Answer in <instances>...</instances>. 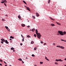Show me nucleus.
<instances>
[{"instance_id":"nucleus-51","label":"nucleus","mask_w":66,"mask_h":66,"mask_svg":"<svg viewBox=\"0 0 66 66\" xmlns=\"http://www.w3.org/2000/svg\"><path fill=\"white\" fill-rule=\"evenodd\" d=\"M0 65H1V66H2V64L0 63Z\"/></svg>"},{"instance_id":"nucleus-5","label":"nucleus","mask_w":66,"mask_h":66,"mask_svg":"<svg viewBox=\"0 0 66 66\" xmlns=\"http://www.w3.org/2000/svg\"><path fill=\"white\" fill-rule=\"evenodd\" d=\"M1 40H2V42H5V39L2 38L1 39Z\"/></svg>"},{"instance_id":"nucleus-8","label":"nucleus","mask_w":66,"mask_h":66,"mask_svg":"<svg viewBox=\"0 0 66 66\" xmlns=\"http://www.w3.org/2000/svg\"><path fill=\"white\" fill-rule=\"evenodd\" d=\"M2 1H3V2H4L5 3H7V1H6V0H4V1L3 0Z\"/></svg>"},{"instance_id":"nucleus-43","label":"nucleus","mask_w":66,"mask_h":66,"mask_svg":"<svg viewBox=\"0 0 66 66\" xmlns=\"http://www.w3.org/2000/svg\"><path fill=\"white\" fill-rule=\"evenodd\" d=\"M1 43H2V44H3V42H1Z\"/></svg>"},{"instance_id":"nucleus-18","label":"nucleus","mask_w":66,"mask_h":66,"mask_svg":"<svg viewBox=\"0 0 66 66\" xmlns=\"http://www.w3.org/2000/svg\"><path fill=\"white\" fill-rule=\"evenodd\" d=\"M18 18H19L21 19V17H20V15H18Z\"/></svg>"},{"instance_id":"nucleus-44","label":"nucleus","mask_w":66,"mask_h":66,"mask_svg":"<svg viewBox=\"0 0 66 66\" xmlns=\"http://www.w3.org/2000/svg\"><path fill=\"white\" fill-rule=\"evenodd\" d=\"M5 16H7V17H8V15H7V14L5 15Z\"/></svg>"},{"instance_id":"nucleus-23","label":"nucleus","mask_w":66,"mask_h":66,"mask_svg":"<svg viewBox=\"0 0 66 66\" xmlns=\"http://www.w3.org/2000/svg\"><path fill=\"white\" fill-rule=\"evenodd\" d=\"M11 50H14V48H13V47H12L11 49Z\"/></svg>"},{"instance_id":"nucleus-6","label":"nucleus","mask_w":66,"mask_h":66,"mask_svg":"<svg viewBox=\"0 0 66 66\" xmlns=\"http://www.w3.org/2000/svg\"><path fill=\"white\" fill-rule=\"evenodd\" d=\"M26 8H27L26 9L27 10H28V11H30V8H29V7L26 6Z\"/></svg>"},{"instance_id":"nucleus-60","label":"nucleus","mask_w":66,"mask_h":66,"mask_svg":"<svg viewBox=\"0 0 66 66\" xmlns=\"http://www.w3.org/2000/svg\"><path fill=\"white\" fill-rule=\"evenodd\" d=\"M32 18H33V16H32Z\"/></svg>"},{"instance_id":"nucleus-39","label":"nucleus","mask_w":66,"mask_h":66,"mask_svg":"<svg viewBox=\"0 0 66 66\" xmlns=\"http://www.w3.org/2000/svg\"><path fill=\"white\" fill-rule=\"evenodd\" d=\"M33 19H35V17L34 16H33Z\"/></svg>"},{"instance_id":"nucleus-4","label":"nucleus","mask_w":66,"mask_h":66,"mask_svg":"<svg viewBox=\"0 0 66 66\" xmlns=\"http://www.w3.org/2000/svg\"><path fill=\"white\" fill-rule=\"evenodd\" d=\"M5 28H6V29H7L8 30V31H10V30L9 29V28H8V27L6 26H5Z\"/></svg>"},{"instance_id":"nucleus-34","label":"nucleus","mask_w":66,"mask_h":66,"mask_svg":"<svg viewBox=\"0 0 66 66\" xmlns=\"http://www.w3.org/2000/svg\"><path fill=\"white\" fill-rule=\"evenodd\" d=\"M4 5H5L6 6V4L5 3H4Z\"/></svg>"},{"instance_id":"nucleus-26","label":"nucleus","mask_w":66,"mask_h":66,"mask_svg":"<svg viewBox=\"0 0 66 66\" xmlns=\"http://www.w3.org/2000/svg\"><path fill=\"white\" fill-rule=\"evenodd\" d=\"M30 30L31 31H32L33 32V29H30Z\"/></svg>"},{"instance_id":"nucleus-53","label":"nucleus","mask_w":66,"mask_h":66,"mask_svg":"<svg viewBox=\"0 0 66 66\" xmlns=\"http://www.w3.org/2000/svg\"><path fill=\"white\" fill-rule=\"evenodd\" d=\"M13 50V52H14V51H15V50Z\"/></svg>"},{"instance_id":"nucleus-9","label":"nucleus","mask_w":66,"mask_h":66,"mask_svg":"<svg viewBox=\"0 0 66 66\" xmlns=\"http://www.w3.org/2000/svg\"><path fill=\"white\" fill-rule=\"evenodd\" d=\"M35 32L36 34H38V31H37V29L36 30Z\"/></svg>"},{"instance_id":"nucleus-56","label":"nucleus","mask_w":66,"mask_h":66,"mask_svg":"<svg viewBox=\"0 0 66 66\" xmlns=\"http://www.w3.org/2000/svg\"><path fill=\"white\" fill-rule=\"evenodd\" d=\"M26 59H28V58H27V57H26Z\"/></svg>"},{"instance_id":"nucleus-12","label":"nucleus","mask_w":66,"mask_h":66,"mask_svg":"<svg viewBox=\"0 0 66 66\" xmlns=\"http://www.w3.org/2000/svg\"><path fill=\"white\" fill-rule=\"evenodd\" d=\"M21 26L22 27H24V26H25V24H21Z\"/></svg>"},{"instance_id":"nucleus-20","label":"nucleus","mask_w":66,"mask_h":66,"mask_svg":"<svg viewBox=\"0 0 66 66\" xmlns=\"http://www.w3.org/2000/svg\"><path fill=\"white\" fill-rule=\"evenodd\" d=\"M60 48H62V49H64V47L62 46H60Z\"/></svg>"},{"instance_id":"nucleus-58","label":"nucleus","mask_w":66,"mask_h":66,"mask_svg":"<svg viewBox=\"0 0 66 66\" xmlns=\"http://www.w3.org/2000/svg\"><path fill=\"white\" fill-rule=\"evenodd\" d=\"M34 66H37V65H34Z\"/></svg>"},{"instance_id":"nucleus-24","label":"nucleus","mask_w":66,"mask_h":66,"mask_svg":"<svg viewBox=\"0 0 66 66\" xmlns=\"http://www.w3.org/2000/svg\"><path fill=\"white\" fill-rule=\"evenodd\" d=\"M50 2V0H48V3H49Z\"/></svg>"},{"instance_id":"nucleus-61","label":"nucleus","mask_w":66,"mask_h":66,"mask_svg":"<svg viewBox=\"0 0 66 66\" xmlns=\"http://www.w3.org/2000/svg\"><path fill=\"white\" fill-rule=\"evenodd\" d=\"M0 47H1V45H0Z\"/></svg>"},{"instance_id":"nucleus-13","label":"nucleus","mask_w":66,"mask_h":66,"mask_svg":"<svg viewBox=\"0 0 66 66\" xmlns=\"http://www.w3.org/2000/svg\"><path fill=\"white\" fill-rule=\"evenodd\" d=\"M10 38H12V39H14V37L11 36L10 37Z\"/></svg>"},{"instance_id":"nucleus-2","label":"nucleus","mask_w":66,"mask_h":66,"mask_svg":"<svg viewBox=\"0 0 66 66\" xmlns=\"http://www.w3.org/2000/svg\"><path fill=\"white\" fill-rule=\"evenodd\" d=\"M58 32L60 33V34L61 35H64V34H63V33L62 31L59 30L58 31Z\"/></svg>"},{"instance_id":"nucleus-47","label":"nucleus","mask_w":66,"mask_h":66,"mask_svg":"<svg viewBox=\"0 0 66 66\" xmlns=\"http://www.w3.org/2000/svg\"><path fill=\"white\" fill-rule=\"evenodd\" d=\"M59 48H61V46H59L58 47Z\"/></svg>"},{"instance_id":"nucleus-42","label":"nucleus","mask_w":66,"mask_h":66,"mask_svg":"<svg viewBox=\"0 0 66 66\" xmlns=\"http://www.w3.org/2000/svg\"><path fill=\"white\" fill-rule=\"evenodd\" d=\"M20 45H21V46H22V44L20 43Z\"/></svg>"},{"instance_id":"nucleus-33","label":"nucleus","mask_w":66,"mask_h":66,"mask_svg":"<svg viewBox=\"0 0 66 66\" xmlns=\"http://www.w3.org/2000/svg\"><path fill=\"white\" fill-rule=\"evenodd\" d=\"M1 3H4V2H1Z\"/></svg>"},{"instance_id":"nucleus-50","label":"nucleus","mask_w":66,"mask_h":66,"mask_svg":"<svg viewBox=\"0 0 66 66\" xmlns=\"http://www.w3.org/2000/svg\"><path fill=\"white\" fill-rule=\"evenodd\" d=\"M10 40H12V39H11L10 38Z\"/></svg>"},{"instance_id":"nucleus-3","label":"nucleus","mask_w":66,"mask_h":66,"mask_svg":"<svg viewBox=\"0 0 66 66\" xmlns=\"http://www.w3.org/2000/svg\"><path fill=\"white\" fill-rule=\"evenodd\" d=\"M55 61L56 62H58L59 61L60 62H63V60H62L61 59H56Z\"/></svg>"},{"instance_id":"nucleus-1","label":"nucleus","mask_w":66,"mask_h":66,"mask_svg":"<svg viewBox=\"0 0 66 66\" xmlns=\"http://www.w3.org/2000/svg\"><path fill=\"white\" fill-rule=\"evenodd\" d=\"M36 35L37 37H38V38H39V39H40V37L41 36H42V35L39 33L37 34Z\"/></svg>"},{"instance_id":"nucleus-11","label":"nucleus","mask_w":66,"mask_h":66,"mask_svg":"<svg viewBox=\"0 0 66 66\" xmlns=\"http://www.w3.org/2000/svg\"><path fill=\"white\" fill-rule=\"evenodd\" d=\"M5 43L7 44H9V42H7V40H5Z\"/></svg>"},{"instance_id":"nucleus-48","label":"nucleus","mask_w":66,"mask_h":66,"mask_svg":"<svg viewBox=\"0 0 66 66\" xmlns=\"http://www.w3.org/2000/svg\"><path fill=\"white\" fill-rule=\"evenodd\" d=\"M46 43H44V45H46Z\"/></svg>"},{"instance_id":"nucleus-14","label":"nucleus","mask_w":66,"mask_h":66,"mask_svg":"<svg viewBox=\"0 0 66 66\" xmlns=\"http://www.w3.org/2000/svg\"><path fill=\"white\" fill-rule=\"evenodd\" d=\"M51 25L52 27H53V26H55L54 24H51Z\"/></svg>"},{"instance_id":"nucleus-46","label":"nucleus","mask_w":66,"mask_h":66,"mask_svg":"<svg viewBox=\"0 0 66 66\" xmlns=\"http://www.w3.org/2000/svg\"><path fill=\"white\" fill-rule=\"evenodd\" d=\"M22 63H24V62L22 60Z\"/></svg>"},{"instance_id":"nucleus-52","label":"nucleus","mask_w":66,"mask_h":66,"mask_svg":"<svg viewBox=\"0 0 66 66\" xmlns=\"http://www.w3.org/2000/svg\"><path fill=\"white\" fill-rule=\"evenodd\" d=\"M59 46H58V45L56 47H59Z\"/></svg>"},{"instance_id":"nucleus-35","label":"nucleus","mask_w":66,"mask_h":66,"mask_svg":"<svg viewBox=\"0 0 66 66\" xmlns=\"http://www.w3.org/2000/svg\"><path fill=\"white\" fill-rule=\"evenodd\" d=\"M55 45V43H53V46H54V45Z\"/></svg>"},{"instance_id":"nucleus-36","label":"nucleus","mask_w":66,"mask_h":66,"mask_svg":"<svg viewBox=\"0 0 66 66\" xmlns=\"http://www.w3.org/2000/svg\"><path fill=\"white\" fill-rule=\"evenodd\" d=\"M2 20L3 21H4V20H4V19H2Z\"/></svg>"},{"instance_id":"nucleus-62","label":"nucleus","mask_w":66,"mask_h":66,"mask_svg":"<svg viewBox=\"0 0 66 66\" xmlns=\"http://www.w3.org/2000/svg\"><path fill=\"white\" fill-rule=\"evenodd\" d=\"M33 44H34V42H33Z\"/></svg>"},{"instance_id":"nucleus-59","label":"nucleus","mask_w":66,"mask_h":66,"mask_svg":"<svg viewBox=\"0 0 66 66\" xmlns=\"http://www.w3.org/2000/svg\"><path fill=\"white\" fill-rule=\"evenodd\" d=\"M0 10H1V9L0 8Z\"/></svg>"},{"instance_id":"nucleus-38","label":"nucleus","mask_w":66,"mask_h":66,"mask_svg":"<svg viewBox=\"0 0 66 66\" xmlns=\"http://www.w3.org/2000/svg\"><path fill=\"white\" fill-rule=\"evenodd\" d=\"M41 44H43L44 42H43L42 41H41Z\"/></svg>"},{"instance_id":"nucleus-32","label":"nucleus","mask_w":66,"mask_h":66,"mask_svg":"<svg viewBox=\"0 0 66 66\" xmlns=\"http://www.w3.org/2000/svg\"><path fill=\"white\" fill-rule=\"evenodd\" d=\"M24 38H23V39H22V41H23V42H24Z\"/></svg>"},{"instance_id":"nucleus-22","label":"nucleus","mask_w":66,"mask_h":66,"mask_svg":"<svg viewBox=\"0 0 66 66\" xmlns=\"http://www.w3.org/2000/svg\"><path fill=\"white\" fill-rule=\"evenodd\" d=\"M27 37L28 38H29V37H30V36L29 35H27Z\"/></svg>"},{"instance_id":"nucleus-25","label":"nucleus","mask_w":66,"mask_h":66,"mask_svg":"<svg viewBox=\"0 0 66 66\" xmlns=\"http://www.w3.org/2000/svg\"><path fill=\"white\" fill-rule=\"evenodd\" d=\"M63 34H66V31H64L63 32Z\"/></svg>"},{"instance_id":"nucleus-54","label":"nucleus","mask_w":66,"mask_h":66,"mask_svg":"<svg viewBox=\"0 0 66 66\" xmlns=\"http://www.w3.org/2000/svg\"><path fill=\"white\" fill-rule=\"evenodd\" d=\"M32 56H33V54H32Z\"/></svg>"},{"instance_id":"nucleus-31","label":"nucleus","mask_w":66,"mask_h":66,"mask_svg":"<svg viewBox=\"0 0 66 66\" xmlns=\"http://www.w3.org/2000/svg\"><path fill=\"white\" fill-rule=\"evenodd\" d=\"M61 41H63V42H66V41L65 40H61Z\"/></svg>"},{"instance_id":"nucleus-30","label":"nucleus","mask_w":66,"mask_h":66,"mask_svg":"<svg viewBox=\"0 0 66 66\" xmlns=\"http://www.w3.org/2000/svg\"><path fill=\"white\" fill-rule=\"evenodd\" d=\"M31 44H33V41H32L31 42Z\"/></svg>"},{"instance_id":"nucleus-28","label":"nucleus","mask_w":66,"mask_h":66,"mask_svg":"<svg viewBox=\"0 0 66 66\" xmlns=\"http://www.w3.org/2000/svg\"><path fill=\"white\" fill-rule=\"evenodd\" d=\"M34 36H35V37H36V34H35L34 35Z\"/></svg>"},{"instance_id":"nucleus-55","label":"nucleus","mask_w":66,"mask_h":66,"mask_svg":"<svg viewBox=\"0 0 66 66\" xmlns=\"http://www.w3.org/2000/svg\"><path fill=\"white\" fill-rule=\"evenodd\" d=\"M65 60V61H66V58H65L64 59Z\"/></svg>"},{"instance_id":"nucleus-7","label":"nucleus","mask_w":66,"mask_h":66,"mask_svg":"<svg viewBox=\"0 0 66 66\" xmlns=\"http://www.w3.org/2000/svg\"><path fill=\"white\" fill-rule=\"evenodd\" d=\"M36 16L37 17H38L39 16V14L38 13H36Z\"/></svg>"},{"instance_id":"nucleus-49","label":"nucleus","mask_w":66,"mask_h":66,"mask_svg":"<svg viewBox=\"0 0 66 66\" xmlns=\"http://www.w3.org/2000/svg\"><path fill=\"white\" fill-rule=\"evenodd\" d=\"M30 27V26H27V27H28V28H29V27Z\"/></svg>"},{"instance_id":"nucleus-17","label":"nucleus","mask_w":66,"mask_h":66,"mask_svg":"<svg viewBox=\"0 0 66 66\" xmlns=\"http://www.w3.org/2000/svg\"><path fill=\"white\" fill-rule=\"evenodd\" d=\"M23 2L24 3H25V4H27V3H26V2H25V1H23Z\"/></svg>"},{"instance_id":"nucleus-10","label":"nucleus","mask_w":66,"mask_h":66,"mask_svg":"<svg viewBox=\"0 0 66 66\" xmlns=\"http://www.w3.org/2000/svg\"><path fill=\"white\" fill-rule=\"evenodd\" d=\"M50 19H51V20H55L54 19H53L51 17H50Z\"/></svg>"},{"instance_id":"nucleus-40","label":"nucleus","mask_w":66,"mask_h":66,"mask_svg":"<svg viewBox=\"0 0 66 66\" xmlns=\"http://www.w3.org/2000/svg\"><path fill=\"white\" fill-rule=\"evenodd\" d=\"M21 36L22 38H23V37L22 36V35H21Z\"/></svg>"},{"instance_id":"nucleus-41","label":"nucleus","mask_w":66,"mask_h":66,"mask_svg":"<svg viewBox=\"0 0 66 66\" xmlns=\"http://www.w3.org/2000/svg\"><path fill=\"white\" fill-rule=\"evenodd\" d=\"M35 29L33 28V31H35Z\"/></svg>"},{"instance_id":"nucleus-57","label":"nucleus","mask_w":66,"mask_h":66,"mask_svg":"<svg viewBox=\"0 0 66 66\" xmlns=\"http://www.w3.org/2000/svg\"><path fill=\"white\" fill-rule=\"evenodd\" d=\"M35 56V55H33V56L34 57V56Z\"/></svg>"},{"instance_id":"nucleus-45","label":"nucleus","mask_w":66,"mask_h":66,"mask_svg":"<svg viewBox=\"0 0 66 66\" xmlns=\"http://www.w3.org/2000/svg\"><path fill=\"white\" fill-rule=\"evenodd\" d=\"M4 63H5V64H7L5 62V61H4Z\"/></svg>"},{"instance_id":"nucleus-15","label":"nucleus","mask_w":66,"mask_h":66,"mask_svg":"<svg viewBox=\"0 0 66 66\" xmlns=\"http://www.w3.org/2000/svg\"><path fill=\"white\" fill-rule=\"evenodd\" d=\"M56 23H57L58 24H59V25H61V24H60V23H58L57 22H56Z\"/></svg>"},{"instance_id":"nucleus-21","label":"nucleus","mask_w":66,"mask_h":66,"mask_svg":"<svg viewBox=\"0 0 66 66\" xmlns=\"http://www.w3.org/2000/svg\"><path fill=\"white\" fill-rule=\"evenodd\" d=\"M34 49V50H36L37 49V47H35Z\"/></svg>"},{"instance_id":"nucleus-37","label":"nucleus","mask_w":66,"mask_h":66,"mask_svg":"<svg viewBox=\"0 0 66 66\" xmlns=\"http://www.w3.org/2000/svg\"><path fill=\"white\" fill-rule=\"evenodd\" d=\"M0 62H3V61H2V60H0Z\"/></svg>"},{"instance_id":"nucleus-19","label":"nucleus","mask_w":66,"mask_h":66,"mask_svg":"<svg viewBox=\"0 0 66 66\" xmlns=\"http://www.w3.org/2000/svg\"><path fill=\"white\" fill-rule=\"evenodd\" d=\"M18 60H19V61H22V59H21L20 58L18 59Z\"/></svg>"},{"instance_id":"nucleus-16","label":"nucleus","mask_w":66,"mask_h":66,"mask_svg":"<svg viewBox=\"0 0 66 66\" xmlns=\"http://www.w3.org/2000/svg\"><path fill=\"white\" fill-rule=\"evenodd\" d=\"M45 59H46V60H47V61H49V59H47V57H46L45 56Z\"/></svg>"},{"instance_id":"nucleus-27","label":"nucleus","mask_w":66,"mask_h":66,"mask_svg":"<svg viewBox=\"0 0 66 66\" xmlns=\"http://www.w3.org/2000/svg\"><path fill=\"white\" fill-rule=\"evenodd\" d=\"M40 64H43V62H40Z\"/></svg>"},{"instance_id":"nucleus-29","label":"nucleus","mask_w":66,"mask_h":66,"mask_svg":"<svg viewBox=\"0 0 66 66\" xmlns=\"http://www.w3.org/2000/svg\"><path fill=\"white\" fill-rule=\"evenodd\" d=\"M55 64H56V65H58V63L57 62H55Z\"/></svg>"}]
</instances>
